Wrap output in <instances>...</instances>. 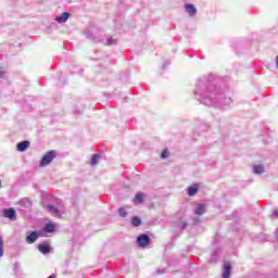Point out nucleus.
<instances>
[{
  "mask_svg": "<svg viewBox=\"0 0 278 278\" xmlns=\"http://www.w3.org/2000/svg\"><path fill=\"white\" fill-rule=\"evenodd\" d=\"M118 214L119 216H122V218H126V216H128L129 213H127V210H125V207H121L118 208Z\"/></svg>",
  "mask_w": 278,
  "mask_h": 278,
  "instance_id": "aec40b11",
  "label": "nucleus"
},
{
  "mask_svg": "<svg viewBox=\"0 0 278 278\" xmlns=\"http://www.w3.org/2000/svg\"><path fill=\"white\" fill-rule=\"evenodd\" d=\"M0 257H3V237H0Z\"/></svg>",
  "mask_w": 278,
  "mask_h": 278,
  "instance_id": "4be33fe9",
  "label": "nucleus"
},
{
  "mask_svg": "<svg viewBox=\"0 0 278 278\" xmlns=\"http://www.w3.org/2000/svg\"><path fill=\"white\" fill-rule=\"evenodd\" d=\"M223 278H230L231 277V265L229 263L224 265V271L222 275Z\"/></svg>",
  "mask_w": 278,
  "mask_h": 278,
  "instance_id": "9d476101",
  "label": "nucleus"
},
{
  "mask_svg": "<svg viewBox=\"0 0 278 278\" xmlns=\"http://www.w3.org/2000/svg\"><path fill=\"white\" fill-rule=\"evenodd\" d=\"M276 64H277V68H278V55H277V58H276Z\"/></svg>",
  "mask_w": 278,
  "mask_h": 278,
  "instance_id": "bb28decb",
  "label": "nucleus"
},
{
  "mask_svg": "<svg viewBox=\"0 0 278 278\" xmlns=\"http://www.w3.org/2000/svg\"><path fill=\"white\" fill-rule=\"evenodd\" d=\"M165 64H166V66H168V64H170V62L166 61Z\"/></svg>",
  "mask_w": 278,
  "mask_h": 278,
  "instance_id": "c85d7f7f",
  "label": "nucleus"
},
{
  "mask_svg": "<svg viewBox=\"0 0 278 278\" xmlns=\"http://www.w3.org/2000/svg\"><path fill=\"white\" fill-rule=\"evenodd\" d=\"M101 160V154H93L90 161L91 166H97Z\"/></svg>",
  "mask_w": 278,
  "mask_h": 278,
  "instance_id": "4468645a",
  "label": "nucleus"
},
{
  "mask_svg": "<svg viewBox=\"0 0 278 278\" xmlns=\"http://www.w3.org/2000/svg\"><path fill=\"white\" fill-rule=\"evenodd\" d=\"M205 204H198L194 210V214H197V216H202V214H205Z\"/></svg>",
  "mask_w": 278,
  "mask_h": 278,
  "instance_id": "ddd939ff",
  "label": "nucleus"
},
{
  "mask_svg": "<svg viewBox=\"0 0 278 278\" xmlns=\"http://www.w3.org/2000/svg\"><path fill=\"white\" fill-rule=\"evenodd\" d=\"M231 103H233V100H231V98H226L224 100V105H231Z\"/></svg>",
  "mask_w": 278,
  "mask_h": 278,
  "instance_id": "5701e85b",
  "label": "nucleus"
},
{
  "mask_svg": "<svg viewBox=\"0 0 278 278\" xmlns=\"http://www.w3.org/2000/svg\"><path fill=\"white\" fill-rule=\"evenodd\" d=\"M131 225L134 227H140V225H142V220H140L139 217L135 216V217H132Z\"/></svg>",
  "mask_w": 278,
  "mask_h": 278,
  "instance_id": "a211bd4d",
  "label": "nucleus"
},
{
  "mask_svg": "<svg viewBox=\"0 0 278 278\" xmlns=\"http://www.w3.org/2000/svg\"><path fill=\"white\" fill-rule=\"evenodd\" d=\"M4 76H5V73L3 71H0V79H3Z\"/></svg>",
  "mask_w": 278,
  "mask_h": 278,
  "instance_id": "393cba45",
  "label": "nucleus"
},
{
  "mask_svg": "<svg viewBox=\"0 0 278 278\" xmlns=\"http://www.w3.org/2000/svg\"><path fill=\"white\" fill-rule=\"evenodd\" d=\"M118 42V39H114L113 37H106V42L105 45L108 46H113V45H116Z\"/></svg>",
  "mask_w": 278,
  "mask_h": 278,
  "instance_id": "6ab92c4d",
  "label": "nucleus"
},
{
  "mask_svg": "<svg viewBox=\"0 0 278 278\" xmlns=\"http://www.w3.org/2000/svg\"><path fill=\"white\" fill-rule=\"evenodd\" d=\"M144 202V194L143 193H137L135 199H134V203L136 204H140Z\"/></svg>",
  "mask_w": 278,
  "mask_h": 278,
  "instance_id": "2eb2a0df",
  "label": "nucleus"
},
{
  "mask_svg": "<svg viewBox=\"0 0 278 278\" xmlns=\"http://www.w3.org/2000/svg\"><path fill=\"white\" fill-rule=\"evenodd\" d=\"M188 227V223L181 222L180 229H186Z\"/></svg>",
  "mask_w": 278,
  "mask_h": 278,
  "instance_id": "b1692460",
  "label": "nucleus"
},
{
  "mask_svg": "<svg viewBox=\"0 0 278 278\" xmlns=\"http://www.w3.org/2000/svg\"><path fill=\"white\" fill-rule=\"evenodd\" d=\"M273 216H278V210L273 212Z\"/></svg>",
  "mask_w": 278,
  "mask_h": 278,
  "instance_id": "a878e982",
  "label": "nucleus"
},
{
  "mask_svg": "<svg viewBox=\"0 0 278 278\" xmlns=\"http://www.w3.org/2000/svg\"><path fill=\"white\" fill-rule=\"evenodd\" d=\"M48 210L50 212V214H53L54 216H58L60 208H58L54 205L48 204Z\"/></svg>",
  "mask_w": 278,
  "mask_h": 278,
  "instance_id": "dca6fc26",
  "label": "nucleus"
},
{
  "mask_svg": "<svg viewBox=\"0 0 278 278\" xmlns=\"http://www.w3.org/2000/svg\"><path fill=\"white\" fill-rule=\"evenodd\" d=\"M30 142L28 140L21 141L16 144V151L20 153H25L30 147Z\"/></svg>",
  "mask_w": 278,
  "mask_h": 278,
  "instance_id": "20e7f679",
  "label": "nucleus"
},
{
  "mask_svg": "<svg viewBox=\"0 0 278 278\" xmlns=\"http://www.w3.org/2000/svg\"><path fill=\"white\" fill-rule=\"evenodd\" d=\"M68 18H71V13L68 12H63L61 15L56 16L54 18V21H56V23H66V21H68Z\"/></svg>",
  "mask_w": 278,
  "mask_h": 278,
  "instance_id": "0eeeda50",
  "label": "nucleus"
},
{
  "mask_svg": "<svg viewBox=\"0 0 278 278\" xmlns=\"http://www.w3.org/2000/svg\"><path fill=\"white\" fill-rule=\"evenodd\" d=\"M185 10L191 18L197 16V7H194V4H185Z\"/></svg>",
  "mask_w": 278,
  "mask_h": 278,
  "instance_id": "423d86ee",
  "label": "nucleus"
},
{
  "mask_svg": "<svg viewBox=\"0 0 278 278\" xmlns=\"http://www.w3.org/2000/svg\"><path fill=\"white\" fill-rule=\"evenodd\" d=\"M194 94L202 105H206V108H216V92H213L212 90L203 91V89L198 87Z\"/></svg>",
  "mask_w": 278,
  "mask_h": 278,
  "instance_id": "f257e3e1",
  "label": "nucleus"
},
{
  "mask_svg": "<svg viewBox=\"0 0 278 278\" xmlns=\"http://www.w3.org/2000/svg\"><path fill=\"white\" fill-rule=\"evenodd\" d=\"M55 155H56L55 150H50L42 156L39 163V166L41 167L49 166V164H51V162L55 160Z\"/></svg>",
  "mask_w": 278,
  "mask_h": 278,
  "instance_id": "f03ea898",
  "label": "nucleus"
},
{
  "mask_svg": "<svg viewBox=\"0 0 278 278\" xmlns=\"http://www.w3.org/2000/svg\"><path fill=\"white\" fill-rule=\"evenodd\" d=\"M38 251L42 253L43 255H47L48 253H51V247L45 245V244H39L38 245Z\"/></svg>",
  "mask_w": 278,
  "mask_h": 278,
  "instance_id": "f8f14e48",
  "label": "nucleus"
},
{
  "mask_svg": "<svg viewBox=\"0 0 278 278\" xmlns=\"http://www.w3.org/2000/svg\"><path fill=\"white\" fill-rule=\"evenodd\" d=\"M3 216L4 218H9V220H16V211H14V208H5Z\"/></svg>",
  "mask_w": 278,
  "mask_h": 278,
  "instance_id": "39448f33",
  "label": "nucleus"
},
{
  "mask_svg": "<svg viewBox=\"0 0 278 278\" xmlns=\"http://www.w3.org/2000/svg\"><path fill=\"white\" fill-rule=\"evenodd\" d=\"M194 225H199V219L194 220Z\"/></svg>",
  "mask_w": 278,
  "mask_h": 278,
  "instance_id": "cd10ccee",
  "label": "nucleus"
},
{
  "mask_svg": "<svg viewBox=\"0 0 278 278\" xmlns=\"http://www.w3.org/2000/svg\"><path fill=\"white\" fill-rule=\"evenodd\" d=\"M198 192H199V185H197V184L191 185V186L187 189V194H188V197H194Z\"/></svg>",
  "mask_w": 278,
  "mask_h": 278,
  "instance_id": "6e6552de",
  "label": "nucleus"
},
{
  "mask_svg": "<svg viewBox=\"0 0 278 278\" xmlns=\"http://www.w3.org/2000/svg\"><path fill=\"white\" fill-rule=\"evenodd\" d=\"M276 236L278 237V232H276Z\"/></svg>",
  "mask_w": 278,
  "mask_h": 278,
  "instance_id": "c756f323",
  "label": "nucleus"
},
{
  "mask_svg": "<svg viewBox=\"0 0 278 278\" xmlns=\"http://www.w3.org/2000/svg\"><path fill=\"white\" fill-rule=\"evenodd\" d=\"M170 156V152L168 150H163L161 153V159L166 160L167 157Z\"/></svg>",
  "mask_w": 278,
  "mask_h": 278,
  "instance_id": "412c9836",
  "label": "nucleus"
},
{
  "mask_svg": "<svg viewBox=\"0 0 278 278\" xmlns=\"http://www.w3.org/2000/svg\"><path fill=\"white\" fill-rule=\"evenodd\" d=\"M253 173L255 175H262V173H264V167L262 165H254Z\"/></svg>",
  "mask_w": 278,
  "mask_h": 278,
  "instance_id": "f3484780",
  "label": "nucleus"
},
{
  "mask_svg": "<svg viewBox=\"0 0 278 278\" xmlns=\"http://www.w3.org/2000/svg\"><path fill=\"white\" fill-rule=\"evenodd\" d=\"M55 227H58L56 223H48L46 224L45 231L47 233H53V231H55Z\"/></svg>",
  "mask_w": 278,
  "mask_h": 278,
  "instance_id": "9b49d317",
  "label": "nucleus"
},
{
  "mask_svg": "<svg viewBox=\"0 0 278 278\" xmlns=\"http://www.w3.org/2000/svg\"><path fill=\"white\" fill-rule=\"evenodd\" d=\"M38 240V232L33 231L29 236L26 237L27 244H34Z\"/></svg>",
  "mask_w": 278,
  "mask_h": 278,
  "instance_id": "1a4fd4ad",
  "label": "nucleus"
},
{
  "mask_svg": "<svg viewBox=\"0 0 278 278\" xmlns=\"http://www.w3.org/2000/svg\"><path fill=\"white\" fill-rule=\"evenodd\" d=\"M137 244L138 247L144 249V247H149V244H151V238L149 237V235H140L137 238Z\"/></svg>",
  "mask_w": 278,
  "mask_h": 278,
  "instance_id": "7ed1b4c3",
  "label": "nucleus"
}]
</instances>
